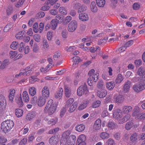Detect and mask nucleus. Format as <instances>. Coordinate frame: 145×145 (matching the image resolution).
Instances as JSON below:
<instances>
[{"mask_svg":"<svg viewBox=\"0 0 145 145\" xmlns=\"http://www.w3.org/2000/svg\"><path fill=\"white\" fill-rule=\"evenodd\" d=\"M88 91L86 84L84 83V85L80 86L78 88L77 93L78 96H81L83 95H86L88 94Z\"/></svg>","mask_w":145,"mask_h":145,"instance_id":"nucleus-1","label":"nucleus"},{"mask_svg":"<svg viewBox=\"0 0 145 145\" xmlns=\"http://www.w3.org/2000/svg\"><path fill=\"white\" fill-rule=\"evenodd\" d=\"M77 23L76 21H72L68 24V31L71 32L74 31L77 28Z\"/></svg>","mask_w":145,"mask_h":145,"instance_id":"nucleus-2","label":"nucleus"},{"mask_svg":"<svg viewBox=\"0 0 145 145\" xmlns=\"http://www.w3.org/2000/svg\"><path fill=\"white\" fill-rule=\"evenodd\" d=\"M133 88L135 91L139 92L145 89V84L144 83H138L134 85Z\"/></svg>","mask_w":145,"mask_h":145,"instance_id":"nucleus-3","label":"nucleus"},{"mask_svg":"<svg viewBox=\"0 0 145 145\" xmlns=\"http://www.w3.org/2000/svg\"><path fill=\"white\" fill-rule=\"evenodd\" d=\"M57 106V104H53L49 106L47 108H45L44 110L45 112H48L49 114H52L55 111Z\"/></svg>","mask_w":145,"mask_h":145,"instance_id":"nucleus-4","label":"nucleus"},{"mask_svg":"<svg viewBox=\"0 0 145 145\" xmlns=\"http://www.w3.org/2000/svg\"><path fill=\"white\" fill-rule=\"evenodd\" d=\"M6 105V101L5 97L2 95H0V110L5 109Z\"/></svg>","mask_w":145,"mask_h":145,"instance_id":"nucleus-5","label":"nucleus"},{"mask_svg":"<svg viewBox=\"0 0 145 145\" xmlns=\"http://www.w3.org/2000/svg\"><path fill=\"white\" fill-rule=\"evenodd\" d=\"M113 116L116 120H118L120 119L122 116L121 110L118 109H115L113 112Z\"/></svg>","mask_w":145,"mask_h":145,"instance_id":"nucleus-6","label":"nucleus"},{"mask_svg":"<svg viewBox=\"0 0 145 145\" xmlns=\"http://www.w3.org/2000/svg\"><path fill=\"white\" fill-rule=\"evenodd\" d=\"M59 140L57 136L54 135L51 137L49 140V143L51 145H56Z\"/></svg>","mask_w":145,"mask_h":145,"instance_id":"nucleus-7","label":"nucleus"},{"mask_svg":"<svg viewBox=\"0 0 145 145\" xmlns=\"http://www.w3.org/2000/svg\"><path fill=\"white\" fill-rule=\"evenodd\" d=\"M76 140V136L74 135L69 136L67 141L68 145H74Z\"/></svg>","mask_w":145,"mask_h":145,"instance_id":"nucleus-8","label":"nucleus"},{"mask_svg":"<svg viewBox=\"0 0 145 145\" xmlns=\"http://www.w3.org/2000/svg\"><path fill=\"white\" fill-rule=\"evenodd\" d=\"M8 124H7V123L6 121L1 123V129L5 133L8 132L10 131L9 129L8 128Z\"/></svg>","mask_w":145,"mask_h":145,"instance_id":"nucleus-9","label":"nucleus"},{"mask_svg":"<svg viewBox=\"0 0 145 145\" xmlns=\"http://www.w3.org/2000/svg\"><path fill=\"white\" fill-rule=\"evenodd\" d=\"M42 93L43 97H44L45 99L49 97L50 92L48 87H44L43 88L42 91Z\"/></svg>","mask_w":145,"mask_h":145,"instance_id":"nucleus-10","label":"nucleus"},{"mask_svg":"<svg viewBox=\"0 0 145 145\" xmlns=\"http://www.w3.org/2000/svg\"><path fill=\"white\" fill-rule=\"evenodd\" d=\"M79 18L81 21H86L88 20L89 17L87 13L83 12L79 14Z\"/></svg>","mask_w":145,"mask_h":145,"instance_id":"nucleus-11","label":"nucleus"},{"mask_svg":"<svg viewBox=\"0 0 145 145\" xmlns=\"http://www.w3.org/2000/svg\"><path fill=\"white\" fill-rule=\"evenodd\" d=\"M46 101V99L43 97L42 96H40L39 98L38 101V105L39 106H43Z\"/></svg>","mask_w":145,"mask_h":145,"instance_id":"nucleus-12","label":"nucleus"},{"mask_svg":"<svg viewBox=\"0 0 145 145\" xmlns=\"http://www.w3.org/2000/svg\"><path fill=\"white\" fill-rule=\"evenodd\" d=\"M107 92L106 90H102L97 91V96L100 98H103L106 96Z\"/></svg>","mask_w":145,"mask_h":145,"instance_id":"nucleus-13","label":"nucleus"},{"mask_svg":"<svg viewBox=\"0 0 145 145\" xmlns=\"http://www.w3.org/2000/svg\"><path fill=\"white\" fill-rule=\"evenodd\" d=\"M140 111L139 107L137 106H135L132 114V116L133 117H135V116H137L138 114H139Z\"/></svg>","mask_w":145,"mask_h":145,"instance_id":"nucleus-14","label":"nucleus"},{"mask_svg":"<svg viewBox=\"0 0 145 145\" xmlns=\"http://www.w3.org/2000/svg\"><path fill=\"white\" fill-rule=\"evenodd\" d=\"M57 21L56 19L52 20L50 22L51 28L53 30H55L57 25Z\"/></svg>","mask_w":145,"mask_h":145,"instance_id":"nucleus-15","label":"nucleus"},{"mask_svg":"<svg viewBox=\"0 0 145 145\" xmlns=\"http://www.w3.org/2000/svg\"><path fill=\"white\" fill-rule=\"evenodd\" d=\"M132 109L130 106H124L123 107V111L125 114H128L131 111Z\"/></svg>","mask_w":145,"mask_h":145,"instance_id":"nucleus-16","label":"nucleus"},{"mask_svg":"<svg viewBox=\"0 0 145 145\" xmlns=\"http://www.w3.org/2000/svg\"><path fill=\"white\" fill-rule=\"evenodd\" d=\"M63 92V90L62 88H60L59 90L55 93V97L56 98H58L62 96Z\"/></svg>","mask_w":145,"mask_h":145,"instance_id":"nucleus-17","label":"nucleus"},{"mask_svg":"<svg viewBox=\"0 0 145 145\" xmlns=\"http://www.w3.org/2000/svg\"><path fill=\"white\" fill-rule=\"evenodd\" d=\"M65 92L66 97H70L71 94V89L67 86H65Z\"/></svg>","mask_w":145,"mask_h":145,"instance_id":"nucleus-18","label":"nucleus"},{"mask_svg":"<svg viewBox=\"0 0 145 145\" xmlns=\"http://www.w3.org/2000/svg\"><path fill=\"white\" fill-rule=\"evenodd\" d=\"M138 75L140 76H143L145 77V71L144 68L142 67H140L137 71Z\"/></svg>","mask_w":145,"mask_h":145,"instance_id":"nucleus-19","label":"nucleus"},{"mask_svg":"<svg viewBox=\"0 0 145 145\" xmlns=\"http://www.w3.org/2000/svg\"><path fill=\"white\" fill-rule=\"evenodd\" d=\"M131 82L127 81L125 84L123 86V89L126 92L129 91L130 87L131 86Z\"/></svg>","mask_w":145,"mask_h":145,"instance_id":"nucleus-20","label":"nucleus"},{"mask_svg":"<svg viewBox=\"0 0 145 145\" xmlns=\"http://www.w3.org/2000/svg\"><path fill=\"white\" fill-rule=\"evenodd\" d=\"M135 118L138 121L144 120L145 118V114L143 113L139 114L135 117Z\"/></svg>","mask_w":145,"mask_h":145,"instance_id":"nucleus-21","label":"nucleus"},{"mask_svg":"<svg viewBox=\"0 0 145 145\" xmlns=\"http://www.w3.org/2000/svg\"><path fill=\"white\" fill-rule=\"evenodd\" d=\"M77 106V103L75 102L69 108L68 110V111L70 113L74 112L76 109Z\"/></svg>","mask_w":145,"mask_h":145,"instance_id":"nucleus-22","label":"nucleus"},{"mask_svg":"<svg viewBox=\"0 0 145 145\" xmlns=\"http://www.w3.org/2000/svg\"><path fill=\"white\" fill-rule=\"evenodd\" d=\"M13 8L11 5H9L6 9V12L7 15L9 16L12 14L13 12Z\"/></svg>","mask_w":145,"mask_h":145,"instance_id":"nucleus-23","label":"nucleus"},{"mask_svg":"<svg viewBox=\"0 0 145 145\" xmlns=\"http://www.w3.org/2000/svg\"><path fill=\"white\" fill-rule=\"evenodd\" d=\"M86 140V137L84 135H81L77 139V143L79 142H85Z\"/></svg>","mask_w":145,"mask_h":145,"instance_id":"nucleus-24","label":"nucleus"},{"mask_svg":"<svg viewBox=\"0 0 145 145\" xmlns=\"http://www.w3.org/2000/svg\"><path fill=\"white\" fill-rule=\"evenodd\" d=\"M9 64V60L8 59H5L4 60L3 63L1 64V68L2 69H3L6 68L7 66Z\"/></svg>","mask_w":145,"mask_h":145,"instance_id":"nucleus-25","label":"nucleus"},{"mask_svg":"<svg viewBox=\"0 0 145 145\" xmlns=\"http://www.w3.org/2000/svg\"><path fill=\"white\" fill-rule=\"evenodd\" d=\"M105 0H96V3L97 6L99 7H103L105 4Z\"/></svg>","mask_w":145,"mask_h":145,"instance_id":"nucleus-26","label":"nucleus"},{"mask_svg":"<svg viewBox=\"0 0 145 145\" xmlns=\"http://www.w3.org/2000/svg\"><path fill=\"white\" fill-rule=\"evenodd\" d=\"M16 103L18 104L19 107H22L23 106V103L21 97H16Z\"/></svg>","mask_w":145,"mask_h":145,"instance_id":"nucleus-27","label":"nucleus"},{"mask_svg":"<svg viewBox=\"0 0 145 145\" xmlns=\"http://www.w3.org/2000/svg\"><path fill=\"white\" fill-rule=\"evenodd\" d=\"M106 87L109 89L112 90L115 86L114 83L113 82H108L106 83Z\"/></svg>","mask_w":145,"mask_h":145,"instance_id":"nucleus-28","label":"nucleus"},{"mask_svg":"<svg viewBox=\"0 0 145 145\" xmlns=\"http://www.w3.org/2000/svg\"><path fill=\"white\" fill-rule=\"evenodd\" d=\"M85 129V126L83 124L77 125L76 127V130L78 132H82Z\"/></svg>","mask_w":145,"mask_h":145,"instance_id":"nucleus-29","label":"nucleus"},{"mask_svg":"<svg viewBox=\"0 0 145 145\" xmlns=\"http://www.w3.org/2000/svg\"><path fill=\"white\" fill-rule=\"evenodd\" d=\"M133 125V122L132 121H129L127 122L125 124V128L127 130H129Z\"/></svg>","mask_w":145,"mask_h":145,"instance_id":"nucleus-30","label":"nucleus"},{"mask_svg":"<svg viewBox=\"0 0 145 145\" xmlns=\"http://www.w3.org/2000/svg\"><path fill=\"white\" fill-rule=\"evenodd\" d=\"M23 112L22 110L18 108L15 110L16 115L18 117H21L22 115Z\"/></svg>","mask_w":145,"mask_h":145,"instance_id":"nucleus-31","label":"nucleus"},{"mask_svg":"<svg viewBox=\"0 0 145 145\" xmlns=\"http://www.w3.org/2000/svg\"><path fill=\"white\" fill-rule=\"evenodd\" d=\"M131 117V115L129 114H127L125 115L122 119L121 121L119 122L120 124H122L127 121Z\"/></svg>","mask_w":145,"mask_h":145,"instance_id":"nucleus-32","label":"nucleus"},{"mask_svg":"<svg viewBox=\"0 0 145 145\" xmlns=\"http://www.w3.org/2000/svg\"><path fill=\"white\" fill-rule=\"evenodd\" d=\"M100 137L103 139H107L109 137V134L106 132H103L100 134Z\"/></svg>","mask_w":145,"mask_h":145,"instance_id":"nucleus-33","label":"nucleus"},{"mask_svg":"<svg viewBox=\"0 0 145 145\" xmlns=\"http://www.w3.org/2000/svg\"><path fill=\"white\" fill-rule=\"evenodd\" d=\"M101 121L100 119H98L95 121V122L94 126L97 129L100 128L101 127Z\"/></svg>","mask_w":145,"mask_h":145,"instance_id":"nucleus-34","label":"nucleus"},{"mask_svg":"<svg viewBox=\"0 0 145 145\" xmlns=\"http://www.w3.org/2000/svg\"><path fill=\"white\" fill-rule=\"evenodd\" d=\"M91 10L93 12H95L97 11V8L95 2H92L91 4Z\"/></svg>","mask_w":145,"mask_h":145,"instance_id":"nucleus-35","label":"nucleus"},{"mask_svg":"<svg viewBox=\"0 0 145 145\" xmlns=\"http://www.w3.org/2000/svg\"><path fill=\"white\" fill-rule=\"evenodd\" d=\"M7 123V124H8V129H9L10 130L12 129V128L13 127L14 124L12 120H6Z\"/></svg>","mask_w":145,"mask_h":145,"instance_id":"nucleus-36","label":"nucleus"},{"mask_svg":"<svg viewBox=\"0 0 145 145\" xmlns=\"http://www.w3.org/2000/svg\"><path fill=\"white\" fill-rule=\"evenodd\" d=\"M23 98L25 102L29 101V98L26 91H24L23 93Z\"/></svg>","mask_w":145,"mask_h":145,"instance_id":"nucleus-37","label":"nucleus"},{"mask_svg":"<svg viewBox=\"0 0 145 145\" xmlns=\"http://www.w3.org/2000/svg\"><path fill=\"white\" fill-rule=\"evenodd\" d=\"M123 79V78L122 75L120 74H119L115 80V82L117 84H119L121 82Z\"/></svg>","mask_w":145,"mask_h":145,"instance_id":"nucleus-38","label":"nucleus"},{"mask_svg":"<svg viewBox=\"0 0 145 145\" xmlns=\"http://www.w3.org/2000/svg\"><path fill=\"white\" fill-rule=\"evenodd\" d=\"M99 76V73L96 72V73L93 74L91 76V80L92 81L95 82H96L99 79L98 77Z\"/></svg>","mask_w":145,"mask_h":145,"instance_id":"nucleus-39","label":"nucleus"},{"mask_svg":"<svg viewBox=\"0 0 145 145\" xmlns=\"http://www.w3.org/2000/svg\"><path fill=\"white\" fill-rule=\"evenodd\" d=\"M72 19V17L70 16H67L65 18V20L63 22L64 25H67Z\"/></svg>","mask_w":145,"mask_h":145,"instance_id":"nucleus-40","label":"nucleus"},{"mask_svg":"<svg viewBox=\"0 0 145 145\" xmlns=\"http://www.w3.org/2000/svg\"><path fill=\"white\" fill-rule=\"evenodd\" d=\"M29 93L31 95L34 96L36 93L35 88L34 87L30 88L29 89Z\"/></svg>","mask_w":145,"mask_h":145,"instance_id":"nucleus-41","label":"nucleus"},{"mask_svg":"<svg viewBox=\"0 0 145 145\" xmlns=\"http://www.w3.org/2000/svg\"><path fill=\"white\" fill-rule=\"evenodd\" d=\"M97 87L101 89H103L104 88V85L102 80H99L97 83Z\"/></svg>","mask_w":145,"mask_h":145,"instance_id":"nucleus-42","label":"nucleus"},{"mask_svg":"<svg viewBox=\"0 0 145 145\" xmlns=\"http://www.w3.org/2000/svg\"><path fill=\"white\" fill-rule=\"evenodd\" d=\"M70 134V131H66L64 132L62 135V138H63L66 140Z\"/></svg>","mask_w":145,"mask_h":145,"instance_id":"nucleus-43","label":"nucleus"},{"mask_svg":"<svg viewBox=\"0 0 145 145\" xmlns=\"http://www.w3.org/2000/svg\"><path fill=\"white\" fill-rule=\"evenodd\" d=\"M87 7L84 5H81L78 9V13L81 12H83L87 10Z\"/></svg>","mask_w":145,"mask_h":145,"instance_id":"nucleus-44","label":"nucleus"},{"mask_svg":"<svg viewBox=\"0 0 145 145\" xmlns=\"http://www.w3.org/2000/svg\"><path fill=\"white\" fill-rule=\"evenodd\" d=\"M105 145H115V143L113 139L110 138L106 141Z\"/></svg>","mask_w":145,"mask_h":145,"instance_id":"nucleus-45","label":"nucleus"},{"mask_svg":"<svg viewBox=\"0 0 145 145\" xmlns=\"http://www.w3.org/2000/svg\"><path fill=\"white\" fill-rule=\"evenodd\" d=\"M18 46V42L16 41L13 42L10 45V48L14 50L16 49Z\"/></svg>","mask_w":145,"mask_h":145,"instance_id":"nucleus-46","label":"nucleus"},{"mask_svg":"<svg viewBox=\"0 0 145 145\" xmlns=\"http://www.w3.org/2000/svg\"><path fill=\"white\" fill-rule=\"evenodd\" d=\"M137 134L136 133H134L130 137L131 140L133 142L136 141L137 140Z\"/></svg>","mask_w":145,"mask_h":145,"instance_id":"nucleus-47","label":"nucleus"},{"mask_svg":"<svg viewBox=\"0 0 145 145\" xmlns=\"http://www.w3.org/2000/svg\"><path fill=\"white\" fill-rule=\"evenodd\" d=\"M74 63L73 65L78 64L80 61V57L77 56H75L73 58Z\"/></svg>","mask_w":145,"mask_h":145,"instance_id":"nucleus-48","label":"nucleus"},{"mask_svg":"<svg viewBox=\"0 0 145 145\" xmlns=\"http://www.w3.org/2000/svg\"><path fill=\"white\" fill-rule=\"evenodd\" d=\"M35 117V115L32 112L29 113L26 116V118L27 120H31Z\"/></svg>","mask_w":145,"mask_h":145,"instance_id":"nucleus-49","label":"nucleus"},{"mask_svg":"<svg viewBox=\"0 0 145 145\" xmlns=\"http://www.w3.org/2000/svg\"><path fill=\"white\" fill-rule=\"evenodd\" d=\"M73 101L74 100L73 98H71L69 99L66 102L65 105L66 107L70 106L73 103Z\"/></svg>","mask_w":145,"mask_h":145,"instance_id":"nucleus-50","label":"nucleus"},{"mask_svg":"<svg viewBox=\"0 0 145 145\" xmlns=\"http://www.w3.org/2000/svg\"><path fill=\"white\" fill-rule=\"evenodd\" d=\"M123 99L122 95H119L116 98V103H120L122 102Z\"/></svg>","mask_w":145,"mask_h":145,"instance_id":"nucleus-51","label":"nucleus"},{"mask_svg":"<svg viewBox=\"0 0 145 145\" xmlns=\"http://www.w3.org/2000/svg\"><path fill=\"white\" fill-rule=\"evenodd\" d=\"M12 27V25L11 23L8 24L5 27L4 29V31L5 32H7Z\"/></svg>","mask_w":145,"mask_h":145,"instance_id":"nucleus-52","label":"nucleus"},{"mask_svg":"<svg viewBox=\"0 0 145 145\" xmlns=\"http://www.w3.org/2000/svg\"><path fill=\"white\" fill-rule=\"evenodd\" d=\"M33 29L34 32L37 33L39 31V28L38 27V24L36 22L33 25Z\"/></svg>","mask_w":145,"mask_h":145,"instance_id":"nucleus-53","label":"nucleus"},{"mask_svg":"<svg viewBox=\"0 0 145 145\" xmlns=\"http://www.w3.org/2000/svg\"><path fill=\"white\" fill-rule=\"evenodd\" d=\"M59 11L60 13L64 15H66L67 13L65 8L63 7H61L59 8Z\"/></svg>","mask_w":145,"mask_h":145,"instance_id":"nucleus-54","label":"nucleus"},{"mask_svg":"<svg viewBox=\"0 0 145 145\" xmlns=\"http://www.w3.org/2000/svg\"><path fill=\"white\" fill-rule=\"evenodd\" d=\"M45 13L43 11H40L36 15V17L37 18H40L44 17L45 15Z\"/></svg>","mask_w":145,"mask_h":145,"instance_id":"nucleus-55","label":"nucleus"},{"mask_svg":"<svg viewBox=\"0 0 145 145\" xmlns=\"http://www.w3.org/2000/svg\"><path fill=\"white\" fill-rule=\"evenodd\" d=\"M101 102L100 101L97 100L96 102L93 103L92 104V107L94 108H96L99 106L100 105Z\"/></svg>","mask_w":145,"mask_h":145,"instance_id":"nucleus-56","label":"nucleus"},{"mask_svg":"<svg viewBox=\"0 0 145 145\" xmlns=\"http://www.w3.org/2000/svg\"><path fill=\"white\" fill-rule=\"evenodd\" d=\"M133 43V40H130L128 42H126L124 45V47L125 48V49L127 47H129L131 46Z\"/></svg>","mask_w":145,"mask_h":145,"instance_id":"nucleus-57","label":"nucleus"},{"mask_svg":"<svg viewBox=\"0 0 145 145\" xmlns=\"http://www.w3.org/2000/svg\"><path fill=\"white\" fill-rule=\"evenodd\" d=\"M30 101L31 103L33 104L34 105H35L37 103V97L35 96L32 97Z\"/></svg>","mask_w":145,"mask_h":145,"instance_id":"nucleus-58","label":"nucleus"},{"mask_svg":"<svg viewBox=\"0 0 145 145\" xmlns=\"http://www.w3.org/2000/svg\"><path fill=\"white\" fill-rule=\"evenodd\" d=\"M95 72V70L94 69H92L90 70L88 72V74L89 76V78H88L89 81L90 80V82L92 81L91 80V76L93 74V73Z\"/></svg>","mask_w":145,"mask_h":145,"instance_id":"nucleus-59","label":"nucleus"},{"mask_svg":"<svg viewBox=\"0 0 145 145\" xmlns=\"http://www.w3.org/2000/svg\"><path fill=\"white\" fill-rule=\"evenodd\" d=\"M142 61L141 59L135 60L134 63L136 67H138L142 64Z\"/></svg>","mask_w":145,"mask_h":145,"instance_id":"nucleus-60","label":"nucleus"},{"mask_svg":"<svg viewBox=\"0 0 145 145\" xmlns=\"http://www.w3.org/2000/svg\"><path fill=\"white\" fill-rule=\"evenodd\" d=\"M9 54L10 58H12L16 55L17 52L16 51H11L10 52Z\"/></svg>","mask_w":145,"mask_h":145,"instance_id":"nucleus-61","label":"nucleus"},{"mask_svg":"<svg viewBox=\"0 0 145 145\" xmlns=\"http://www.w3.org/2000/svg\"><path fill=\"white\" fill-rule=\"evenodd\" d=\"M25 0H20L16 5V7H19L20 6H21L23 4Z\"/></svg>","mask_w":145,"mask_h":145,"instance_id":"nucleus-62","label":"nucleus"},{"mask_svg":"<svg viewBox=\"0 0 145 145\" xmlns=\"http://www.w3.org/2000/svg\"><path fill=\"white\" fill-rule=\"evenodd\" d=\"M116 124H115L112 121L108 123V127L111 129H114L116 127Z\"/></svg>","mask_w":145,"mask_h":145,"instance_id":"nucleus-63","label":"nucleus"},{"mask_svg":"<svg viewBox=\"0 0 145 145\" xmlns=\"http://www.w3.org/2000/svg\"><path fill=\"white\" fill-rule=\"evenodd\" d=\"M27 139L26 138H24L22 139L19 143V145H25L27 143Z\"/></svg>","mask_w":145,"mask_h":145,"instance_id":"nucleus-64","label":"nucleus"}]
</instances>
